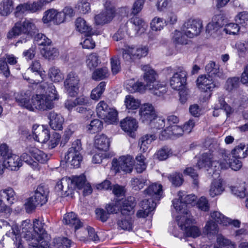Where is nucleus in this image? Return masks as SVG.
<instances>
[{
    "mask_svg": "<svg viewBox=\"0 0 248 248\" xmlns=\"http://www.w3.org/2000/svg\"><path fill=\"white\" fill-rule=\"evenodd\" d=\"M41 53L44 57L48 59H54L59 55L58 49L51 45L42 48Z\"/></svg>",
    "mask_w": 248,
    "mask_h": 248,
    "instance_id": "obj_41",
    "label": "nucleus"
},
{
    "mask_svg": "<svg viewBox=\"0 0 248 248\" xmlns=\"http://www.w3.org/2000/svg\"><path fill=\"white\" fill-rule=\"evenodd\" d=\"M28 3V12L31 13H34L40 11L43 6L45 4L43 1L39 0L38 1H34L32 3Z\"/></svg>",
    "mask_w": 248,
    "mask_h": 248,
    "instance_id": "obj_59",
    "label": "nucleus"
},
{
    "mask_svg": "<svg viewBox=\"0 0 248 248\" xmlns=\"http://www.w3.org/2000/svg\"><path fill=\"white\" fill-rule=\"evenodd\" d=\"M240 84L239 78L237 77L229 78L226 81V89L228 91H231L237 88Z\"/></svg>",
    "mask_w": 248,
    "mask_h": 248,
    "instance_id": "obj_60",
    "label": "nucleus"
},
{
    "mask_svg": "<svg viewBox=\"0 0 248 248\" xmlns=\"http://www.w3.org/2000/svg\"><path fill=\"white\" fill-rule=\"evenodd\" d=\"M214 155L209 153H204L202 155L197 163V166L199 169L206 168L208 170L210 168V166Z\"/></svg>",
    "mask_w": 248,
    "mask_h": 248,
    "instance_id": "obj_32",
    "label": "nucleus"
},
{
    "mask_svg": "<svg viewBox=\"0 0 248 248\" xmlns=\"http://www.w3.org/2000/svg\"><path fill=\"white\" fill-rule=\"evenodd\" d=\"M109 76L108 69L106 67L95 69L92 74V78L94 80H101Z\"/></svg>",
    "mask_w": 248,
    "mask_h": 248,
    "instance_id": "obj_39",
    "label": "nucleus"
},
{
    "mask_svg": "<svg viewBox=\"0 0 248 248\" xmlns=\"http://www.w3.org/2000/svg\"><path fill=\"white\" fill-rule=\"evenodd\" d=\"M12 0H3L0 3V15L2 16H8L13 10Z\"/></svg>",
    "mask_w": 248,
    "mask_h": 248,
    "instance_id": "obj_38",
    "label": "nucleus"
},
{
    "mask_svg": "<svg viewBox=\"0 0 248 248\" xmlns=\"http://www.w3.org/2000/svg\"><path fill=\"white\" fill-rule=\"evenodd\" d=\"M126 88L130 93L143 92L145 90L144 84L141 82H135L134 80L131 79L128 80Z\"/></svg>",
    "mask_w": 248,
    "mask_h": 248,
    "instance_id": "obj_33",
    "label": "nucleus"
},
{
    "mask_svg": "<svg viewBox=\"0 0 248 248\" xmlns=\"http://www.w3.org/2000/svg\"><path fill=\"white\" fill-rule=\"evenodd\" d=\"M202 29V24L200 20L189 19L183 24L182 31L187 37L192 38L198 36Z\"/></svg>",
    "mask_w": 248,
    "mask_h": 248,
    "instance_id": "obj_11",
    "label": "nucleus"
},
{
    "mask_svg": "<svg viewBox=\"0 0 248 248\" xmlns=\"http://www.w3.org/2000/svg\"><path fill=\"white\" fill-rule=\"evenodd\" d=\"M146 182V179L142 177L133 178L131 181L132 188L135 190H139L142 189Z\"/></svg>",
    "mask_w": 248,
    "mask_h": 248,
    "instance_id": "obj_56",
    "label": "nucleus"
},
{
    "mask_svg": "<svg viewBox=\"0 0 248 248\" xmlns=\"http://www.w3.org/2000/svg\"><path fill=\"white\" fill-rule=\"evenodd\" d=\"M46 94H36L32 97L31 100L30 97L31 92L27 91L23 95L21 94L16 100L19 105L31 111L34 109L40 110L51 109L54 107V101L59 99V96L52 84L48 85L46 82H41L38 86L37 90L39 92L43 93L46 91Z\"/></svg>",
    "mask_w": 248,
    "mask_h": 248,
    "instance_id": "obj_1",
    "label": "nucleus"
},
{
    "mask_svg": "<svg viewBox=\"0 0 248 248\" xmlns=\"http://www.w3.org/2000/svg\"><path fill=\"white\" fill-rule=\"evenodd\" d=\"M7 168L11 170H17L22 165V161L20 157L16 155L12 154L4 159Z\"/></svg>",
    "mask_w": 248,
    "mask_h": 248,
    "instance_id": "obj_24",
    "label": "nucleus"
},
{
    "mask_svg": "<svg viewBox=\"0 0 248 248\" xmlns=\"http://www.w3.org/2000/svg\"><path fill=\"white\" fill-rule=\"evenodd\" d=\"M170 154H171L170 149L165 146L156 152V156L158 160H164L168 158Z\"/></svg>",
    "mask_w": 248,
    "mask_h": 248,
    "instance_id": "obj_62",
    "label": "nucleus"
},
{
    "mask_svg": "<svg viewBox=\"0 0 248 248\" xmlns=\"http://www.w3.org/2000/svg\"><path fill=\"white\" fill-rule=\"evenodd\" d=\"M55 248H69L71 246V241L67 238H58L54 239Z\"/></svg>",
    "mask_w": 248,
    "mask_h": 248,
    "instance_id": "obj_57",
    "label": "nucleus"
},
{
    "mask_svg": "<svg viewBox=\"0 0 248 248\" xmlns=\"http://www.w3.org/2000/svg\"><path fill=\"white\" fill-rule=\"evenodd\" d=\"M109 139L104 134L97 135L94 138V145L97 149L107 151L109 147Z\"/></svg>",
    "mask_w": 248,
    "mask_h": 248,
    "instance_id": "obj_25",
    "label": "nucleus"
},
{
    "mask_svg": "<svg viewBox=\"0 0 248 248\" xmlns=\"http://www.w3.org/2000/svg\"><path fill=\"white\" fill-rule=\"evenodd\" d=\"M204 230L207 234L215 235L218 233L217 225L213 220L208 221L204 227Z\"/></svg>",
    "mask_w": 248,
    "mask_h": 248,
    "instance_id": "obj_52",
    "label": "nucleus"
},
{
    "mask_svg": "<svg viewBox=\"0 0 248 248\" xmlns=\"http://www.w3.org/2000/svg\"><path fill=\"white\" fill-rule=\"evenodd\" d=\"M44 226L45 223L37 219L33 220V227L27 220L22 222L21 233L28 242L29 248H50Z\"/></svg>",
    "mask_w": 248,
    "mask_h": 248,
    "instance_id": "obj_2",
    "label": "nucleus"
},
{
    "mask_svg": "<svg viewBox=\"0 0 248 248\" xmlns=\"http://www.w3.org/2000/svg\"><path fill=\"white\" fill-rule=\"evenodd\" d=\"M240 159L237 157H232L229 153V157L227 159V162L229 164V167L234 170H239L242 166V163L239 160Z\"/></svg>",
    "mask_w": 248,
    "mask_h": 248,
    "instance_id": "obj_48",
    "label": "nucleus"
},
{
    "mask_svg": "<svg viewBox=\"0 0 248 248\" xmlns=\"http://www.w3.org/2000/svg\"><path fill=\"white\" fill-rule=\"evenodd\" d=\"M135 198L130 197L124 201L121 208L122 214L125 216H129L134 213V207L136 205Z\"/></svg>",
    "mask_w": 248,
    "mask_h": 248,
    "instance_id": "obj_26",
    "label": "nucleus"
},
{
    "mask_svg": "<svg viewBox=\"0 0 248 248\" xmlns=\"http://www.w3.org/2000/svg\"><path fill=\"white\" fill-rule=\"evenodd\" d=\"M165 25L163 18L157 16L154 17L150 23L151 28L154 31H160Z\"/></svg>",
    "mask_w": 248,
    "mask_h": 248,
    "instance_id": "obj_45",
    "label": "nucleus"
},
{
    "mask_svg": "<svg viewBox=\"0 0 248 248\" xmlns=\"http://www.w3.org/2000/svg\"><path fill=\"white\" fill-rule=\"evenodd\" d=\"M78 77L74 72L69 73L64 82L65 90L68 94L73 97L75 96L78 90Z\"/></svg>",
    "mask_w": 248,
    "mask_h": 248,
    "instance_id": "obj_13",
    "label": "nucleus"
},
{
    "mask_svg": "<svg viewBox=\"0 0 248 248\" xmlns=\"http://www.w3.org/2000/svg\"><path fill=\"white\" fill-rule=\"evenodd\" d=\"M136 159L137 161L136 170L138 172H142L146 168V164L145 163V158L141 154L138 155Z\"/></svg>",
    "mask_w": 248,
    "mask_h": 248,
    "instance_id": "obj_58",
    "label": "nucleus"
},
{
    "mask_svg": "<svg viewBox=\"0 0 248 248\" xmlns=\"http://www.w3.org/2000/svg\"><path fill=\"white\" fill-rule=\"evenodd\" d=\"M85 184L86 178L83 174L72 176L71 177H65L57 182L55 189L57 191L60 192L62 196H68L76 187L78 189L82 188Z\"/></svg>",
    "mask_w": 248,
    "mask_h": 248,
    "instance_id": "obj_4",
    "label": "nucleus"
},
{
    "mask_svg": "<svg viewBox=\"0 0 248 248\" xmlns=\"http://www.w3.org/2000/svg\"><path fill=\"white\" fill-rule=\"evenodd\" d=\"M217 242L219 246H217L215 248H234L233 245L231 244V242L221 235L217 237Z\"/></svg>",
    "mask_w": 248,
    "mask_h": 248,
    "instance_id": "obj_64",
    "label": "nucleus"
},
{
    "mask_svg": "<svg viewBox=\"0 0 248 248\" xmlns=\"http://www.w3.org/2000/svg\"><path fill=\"white\" fill-rule=\"evenodd\" d=\"M142 69L144 71L143 78L145 89H148L152 93L158 96L167 92L165 84L157 80L158 75L154 69L147 65L143 66Z\"/></svg>",
    "mask_w": 248,
    "mask_h": 248,
    "instance_id": "obj_3",
    "label": "nucleus"
},
{
    "mask_svg": "<svg viewBox=\"0 0 248 248\" xmlns=\"http://www.w3.org/2000/svg\"><path fill=\"white\" fill-rule=\"evenodd\" d=\"M231 155L232 157L244 158L248 155V145L246 146L241 143L235 147L231 152Z\"/></svg>",
    "mask_w": 248,
    "mask_h": 248,
    "instance_id": "obj_30",
    "label": "nucleus"
},
{
    "mask_svg": "<svg viewBox=\"0 0 248 248\" xmlns=\"http://www.w3.org/2000/svg\"><path fill=\"white\" fill-rule=\"evenodd\" d=\"M222 25V20L220 15H216L212 18V21L209 22L206 29V32L209 33L216 31Z\"/></svg>",
    "mask_w": 248,
    "mask_h": 248,
    "instance_id": "obj_34",
    "label": "nucleus"
},
{
    "mask_svg": "<svg viewBox=\"0 0 248 248\" xmlns=\"http://www.w3.org/2000/svg\"><path fill=\"white\" fill-rule=\"evenodd\" d=\"M198 88L204 92H211L216 87L212 76L209 75H202L199 76L197 80Z\"/></svg>",
    "mask_w": 248,
    "mask_h": 248,
    "instance_id": "obj_18",
    "label": "nucleus"
},
{
    "mask_svg": "<svg viewBox=\"0 0 248 248\" xmlns=\"http://www.w3.org/2000/svg\"><path fill=\"white\" fill-rule=\"evenodd\" d=\"M110 109L106 102L103 101H100L96 107V112L98 117L101 119L104 118Z\"/></svg>",
    "mask_w": 248,
    "mask_h": 248,
    "instance_id": "obj_46",
    "label": "nucleus"
},
{
    "mask_svg": "<svg viewBox=\"0 0 248 248\" xmlns=\"http://www.w3.org/2000/svg\"><path fill=\"white\" fill-rule=\"evenodd\" d=\"M42 21L45 24L52 22L59 25L62 23V19L59 12L54 9H50L44 12Z\"/></svg>",
    "mask_w": 248,
    "mask_h": 248,
    "instance_id": "obj_21",
    "label": "nucleus"
},
{
    "mask_svg": "<svg viewBox=\"0 0 248 248\" xmlns=\"http://www.w3.org/2000/svg\"><path fill=\"white\" fill-rule=\"evenodd\" d=\"M115 10L110 3L105 4V9L95 16V21L97 25H104L109 22L114 17Z\"/></svg>",
    "mask_w": 248,
    "mask_h": 248,
    "instance_id": "obj_14",
    "label": "nucleus"
},
{
    "mask_svg": "<svg viewBox=\"0 0 248 248\" xmlns=\"http://www.w3.org/2000/svg\"><path fill=\"white\" fill-rule=\"evenodd\" d=\"M47 118L49 120V125L52 129L54 130H62L64 119L61 115L54 111H50L47 114Z\"/></svg>",
    "mask_w": 248,
    "mask_h": 248,
    "instance_id": "obj_22",
    "label": "nucleus"
},
{
    "mask_svg": "<svg viewBox=\"0 0 248 248\" xmlns=\"http://www.w3.org/2000/svg\"><path fill=\"white\" fill-rule=\"evenodd\" d=\"M106 83L101 82L99 85L94 89L91 94V97L93 100H98L100 98L103 93L105 91Z\"/></svg>",
    "mask_w": 248,
    "mask_h": 248,
    "instance_id": "obj_49",
    "label": "nucleus"
},
{
    "mask_svg": "<svg viewBox=\"0 0 248 248\" xmlns=\"http://www.w3.org/2000/svg\"><path fill=\"white\" fill-rule=\"evenodd\" d=\"M219 154L223 158V161L217 160L216 157L214 156L210 166V169L213 170V173L221 169H227L229 168V164L227 162V159L229 157V152L225 150H222L220 151Z\"/></svg>",
    "mask_w": 248,
    "mask_h": 248,
    "instance_id": "obj_20",
    "label": "nucleus"
},
{
    "mask_svg": "<svg viewBox=\"0 0 248 248\" xmlns=\"http://www.w3.org/2000/svg\"><path fill=\"white\" fill-rule=\"evenodd\" d=\"M49 75L54 82H59L63 78L62 74L56 67H52L49 69Z\"/></svg>",
    "mask_w": 248,
    "mask_h": 248,
    "instance_id": "obj_53",
    "label": "nucleus"
},
{
    "mask_svg": "<svg viewBox=\"0 0 248 248\" xmlns=\"http://www.w3.org/2000/svg\"><path fill=\"white\" fill-rule=\"evenodd\" d=\"M15 197L16 193L11 187L0 190V197L2 200L5 199L7 203L10 205L14 203Z\"/></svg>",
    "mask_w": 248,
    "mask_h": 248,
    "instance_id": "obj_31",
    "label": "nucleus"
},
{
    "mask_svg": "<svg viewBox=\"0 0 248 248\" xmlns=\"http://www.w3.org/2000/svg\"><path fill=\"white\" fill-rule=\"evenodd\" d=\"M139 114L141 121L147 124L152 122L156 117L154 107L149 103H146L141 106L139 110Z\"/></svg>",
    "mask_w": 248,
    "mask_h": 248,
    "instance_id": "obj_16",
    "label": "nucleus"
},
{
    "mask_svg": "<svg viewBox=\"0 0 248 248\" xmlns=\"http://www.w3.org/2000/svg\"><path fill=\"white\" fill-rule=\"evenodd\" d=\"M211 217L215 221L224 226H227L230 223L228 218L218 211H214L211 213Z\"/></svg>",
    "mask_w": 248,
    "mask_h": 248,
    "instance_id": "obj_43",
    "label": "nucleus"
},
{
    "mask_svg": "<svg viewBox=\"0 0 248 248\" xmlns=\"http://www.w3.org/2000/svg\"><path fill=\"white\" fill-rule=\"evenodd\" d=\"M205 70L207 73L210 74V75L217 76V77H220L221 73L219 72V66L216 64L214 62H210L205 67Z\"/></svg>",
    "mask_w": 248,
    "mask_h": 248,
    "instance_id": "obj_44",
    "label": "nucleus"
},
{
    "mask_svg": "<svg viewBox=\"0 0 248 248\" xmlns=\"http://www.w3.org/2000/svg\"><path fill=\"white\" fill-rule=\"evenodd\" d=\"M178 195L179 199L173 200V206L176 211L181 216H188L191 215L187 209V204L195 203L197 199L195 195H187L185 196L184 192H179Z\"/></svg>",
    "mask_w": 248,
    "mask_h": 248,
    "instance_id": "obj_7",
    "label": "nucleus"
},
{
    "mask_svg": "<svg viewBox=\"0 0 248 248\" xmlns=\"http://www.w3.org/2000/svg\"><path fill=\"white\" fill-rule=\"evenodd\" d=\"M75 26L77 31L81 33H85L87 36L91 35L92 28L91 26L82 18L78 17L76 19Z\"/></svg>",
    "mask_w": 248,
    "mask_h": 248,
    "instance_id": "obj_28",
    "label": "nucleus"
},
{
    "mask_svg": "<svg viewBox=\"0 0 248 248\" xmlns=\"http://www.w3.org/2000/svg\"><path fill=\"white\" fill-rule=\"evenodd\" d=\"M112 164L113 167H117L118 171L122 170L126 173H130L133 170L134 160L130 155L122 156L118 160L114 159Z\"/></svg>",
    "mask_w": 248,
    "mask_h": 248,
    "instance_id": "obj_15",
    "label": "nucleus"
},
{
    "mask_svg": "<svg viewBox=\"0 0 248 248\" xmlns=\"http://www.w3.org/2000/svg\"><path fill=\"white\" fill-rule=\"evenodd\" d=\"M32 133L33 139L40 143H46L50 139L49 130L44 125H34Z\"/></svg>",
    "mask_w": 248,
    "mask_h": 248,
    "instance_id": "obj_19",
    "label": "nucleus"
},
{
    "mask_svg": "<svg viewBox=\"0 0 248 248\" xmlns=\"http://www.w3.org/2000/svg\"><path fill=\"white\" fill-rule=\"evenodd\" d=\"M117 224L120 229L130 231L132 230L133 220L130 218L123 219L118 221Z\"/></svg>",
    "mask_w": 248,
    "mask_h": 248,
    "instance_id": "obj_54",
    "label": "nucleus"
},
{
    "mask_svg": "<svg viewBox=\"0 0 248 248\" xmlns=\"http://www.w3.org/2000/svg\"><path fill=\"white\" fill-rule=\"evenodd\" d=\"M156 203L153 201L152 202L149 200H144L140 202V206L142 209L139 210L137 213V216L138 217L145 218L155 209Z\"/></svg>",
    "mask_w": 248,
    "mask_h": 248,
    "instance_id": "obj_23",
    "label": "nucleus"
},
{
    "mask_svg": "<svg viewBox=\"0 0 248 248\" xmlns=\"http://www.w3.org/2000/svg\"><path fill=\"white\" fill-rule=\"evenodd\" d=\"M124 104L128 109H136L140 107V102L131 95H126L124 100Z\"/></svg>",
    "mask_w": 248,
    "mask_h": 248,
    "instance_id": "obj_42",
    "label": "nucleus"
},
{
    "mask_svg": "<svg viewBox=\"0 0 248 248\" xmlns=\"http://www.w3.org/2000/svg\"><path fill=\"white\" fill-rule=\"evenodd\" d=\"M82 150L81 143L79 140L74 141L71 147L69 149L67 154L65 156V159L74 167H78L82 160L81 151Z\"/></svg>",
    "mask_w": 248,
    "mask_h": 248,
    "instance_id": "obj_9",
    "label": "nucleus"
},
{
    "mask_svg": "<svg viewBox=\"0 0 248 248\" xmlns=\"http://www.w3.org/2000/svg\"><path fill=\"white\" fill-rule=\"evenodd\" d=\"M168 178L169 181L171 183L172 185L175 186H180L183 182V179L182 175L179 173H174L170 174Z\"/></svg>",
    "mask_w": 248,
    "mask_h": 248,
    "instance_id": "obj_61",
    "label": "nucleus"
},
{
    "mask_svg": "<svg viewBox=\"0 0 248 248\" xmlns=\"http://www.w3.org/2000/svg\"><path fill=\"white\" fill-rule=\"evenodd\" d=\"M223 191L224 188L220 180H215L212 182L209 190V194L212 197L221 194Z\"/></svg>",
    "mask_w": 248,
    "mask_h": 248,
    "instance_id": "obj_36",
    "label": "nucleus"
},
{
    "mask_svg": "<svg viewBox=\"0 0 248 248\" xmlns=\"http://www.w3.org/2000/svg\"><path fill=\"white\" fill-rule=\"evenodd\" d=\"M156 139V137L154 134H147L141 137L139 143L141 151L143 152H146L149 145Z\"/></svg>",
    "mask_w": 248,
    "mask_h": 248,
    "instance_id": "obj_35",
    "label": "nucleus"
},
{
    "mask_svg": "<svg viewBox=\"0 0 248 248\" xmlns=\"http://www.w3.org/2000/svg\"><path fill=\"white\" fill-rule=\"evenodd\" d=\"M87 66L90 69L96 67L100 63L98 56L96 53L90 54L87 59Z\"/></svg>",
    "mask_w": 248,
    "mask_h": 248,
    "instance_id": "obj_51",
    "label": "nucleus"
},
{
    "mask_svg": "<svg viewBox=\"0 0 248 248\" xmlns=\"http://www.w3.org/2000/svg\"><path fill=\"white\" fill-rule=\"evenodd\" d=\"M236 45L239 56L244 57L248 53V41L239 42Z\"/></svg>",
    "mask_w": 248,
    "mask_h": 248,
    "instance_id": "obj_63",
    "label": "nucleus"
},
{
    "mask_svg": "<svg viewBox=\"0 0 248 248\" xmlns=\"http://www.w3.org/2000/svg\"><path fill=\"white\" fill-rule=\"evenodd\" d=\"M49 190L47 186L39 185L34 192L33 196L29 198L25 203V208L29 213L35 209L37 206L45 204L48 198Z\"/></svg>",
    "mask_w": 248,
    "mask_h": 248,
    "instance_id": "obj_6",
    "label": "nucleus"
},
{
    "mask_svg": "<svg viewBox=\"0 0 248 248\" xmlns=\"http://www.w3.org/2000/svg\"><path fill=\"white\" fill-rule=\"evenodd\" d=\"M30 152L31 156L41 163H45L48 160L47 155L38 149L32 148Z\"/></svg>",
    "mask_w": 248,
    "mask_h": 248,
    "instance_id": "obj_40",
    "label": "nucleus"
},
{
    "mask_svg": "<svg viewBox=\"0 0 248 248\" xmlns=\"http://www.w3.org/2000/svg\"><path fill=\"white\" fill-rule=\"evenodd\" d=\"M38 32L34 20L26 18L23 22H16L7 34L8 38H12L21 34H26L29 38L32 37Z\"/></svg>",
    "mask_w": 248,
    "mask_h": 248,
    "instance_id": "obj_5",
    "label": "nucleus"
},
{
    "mask_svg": "<svg viewBox=\"0 0 248 248\" xmlns=\"http://www.w3.org/2000/svg\"><path fill=\"white\" fill-rule=\"evenodd\" d=\"M12 232H9L8 235L12 237L15 244V248H24L21 243V239L19 235V230L17 226L14 225L12 227Z\"/></svg>",
    "mask_w": 248,
    "mask_h": 248,
    "instance_id": "obj_37",
    "label": "nucleus"
},
{
    "mask_svg": "<svg viewBox=\"0 0 248 248\" xmlns=\"http://www.w3.org/2000/svg\"><path fill=\"white\" fill-rule=\"evenodd\" d=\"M88 131L91 133H95L101 131L103 128V123L98 119L92 120L87 125Z\"/></svg>",
    "mask_w": 248,
    "mask_h": 248,
    "instance_id": "obj_47",
    "label": "nucleus"
},
{
    "mask_svg": "<svg viewBox=\"0 0 248 248\" xmlns=\"http://www.w3.org/2000/svg\"><path fill=\"white\" fill-rule=\"evenodd\" d=\"M187 72L183 67H178L170 79V86L177 91L182 90L186 84Z\"/></svg>",
    "mask_w": 248,
    "mask_h": 248,
    "instance_id": "obj_12",
    "label": "nucleus"
},
{
    "mask_svg": "<svg viewBox=\"0 0 248 248\" xmlns=\"http://www.w3.org/2000/svg\"><path fill=\"white\" fill-rule=\"evenodd\" d=\"M120 125L123 130L129 133L135 131L138 128L136 120L132 117H126L123 119L121 122Z\"/></svg>",
    "mask_w": 248,
    "mask_h": 248,
    "instance_id": "obj_27",
    "label": "nucleus"
},
{
    "mask_svg": "<svg viewBox=\"0 0 248 248\" xmlns=\"http://www.w3.org/2000/svg\"><path fill=\"white\" fill-rule=\"evenodd\" d=\"M122 50L123 58L126 62H131L136 59L145 57L148 52V49L146 46L136 47L125 46Z\"/></svg>",
    "mask_w": 248,
    "mask_h": 248,
    "instance_id": "obj_10",
    "label": "nucleus"
},
{
    "mask_svg": "<svg viewBox=\"0 0 248 248\" xmlns=\"http://www.w3.org/2000/svg\"><path fill=\"white\" fill-rule=\"evenodd\" d=\"M29 70L32 72V73H34L35 75L38 76L40 79H42L43 78L44 75L42 73L41 64L39 61H33L28 68L27 72H29Z\"/></svg>",
    "mask_w": 248,
    "mask_h": 248,
    "instance_id": "obj_50",
    "label": "nucleus"
},
{
    "mask_svg": "<svg viewBox=\"0 0 248 248\" xmlns=\"http://www.w3.org/2000/svg\"><path fill=\"white\" fill-rule=\"evenodd\" d=\"M176 220L179 227L185 231L187 236L197 237L201 234V231L197 227L190 226L194 221L191 215L186 216L178 215L176 217Z\"/></svg>",
    "mask_w": 248,
    "mask_h": 248,
    "instance_id": "obj_8",
    "label": "nucleus"
},
{
    "mask_svg": "<svg viewBox=\"0 0 248 248\" xmlns=\"http://www.w3.org/2000/svg\"><path fill=\"white\" fill-rule=\"evenodd\" d=\"M162 192V185L157 183H154L151 185L144 191V194L146 198L145 200L149 199L151 203H152L153 201L156 203V202L159 201L161 198Z\"/></svg>",
    "mask_w": 248,
    "mask_h": 248,
    "instance_id": "obj_17",
    "label": "nucleus"
},
{
    "mask_svg": "<svg viewBox=\"0 0 248 248\" xmlns=\"http://www.w3.org/2000/svg\"><path fill=\"white\" fill-rule=\"evenodd\" d=\"M63 221L65 224L74 227L75 230H78L82 226V223L73 212L66 214L63 217Z\"/></svg>",
    "mask_w": 248,
    "mask_h": 248,
    "instance_id": "obj_29",
    "label": "nucleus"
},
{
    "mask_svg": "<svg viewBox=\"0 0 248 248\" xmlns=\"http://www.w3.org/2000/svg\"><path fill=\"white\" fill-rule=\"evenodd\" d=\"M131 22L135 26V30L141 33L143 32L147 27L145 22L140 17H133L131 19Z\"/></svg>",
    "mask_w": 248,
    "mask_h": 248,
    "instance_id": "obj_55",
    "label": "nucleus"
}]
</instances>
